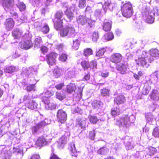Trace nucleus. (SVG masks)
Segmentation results:
<instances>
[{
  "instance_id": "35",
  "label": "nucleus",
  "mask_w": 159,
  "mask_h": 159,
  "mask_svg": "<svg viewBox=\"0 0 159 159\" xmlns=\"http://www.w3.org/2000/svg\"><path fill=\"white\" fill-rule=\"evenodd\" d=\"M62 70L59 68H57L54 69L53 71L54 76L55 78H58L61 75Z\"/></svg>"
},
{
  "instance_id": "36",
  "label": "nucleus",
  "mask_w": 159,
  "mask_h": 159,
  "mask_svg": "<svg viewBox=\"0 0 159 159\" xmlns=\"http://www.w3.org/2000/svg\"><path fill=\"white\" fill-rule=\"evenodd\" d=\"M56 105L52 102H49L48 104L45 105V108L48 110H53L56 108Z\"/></svg>"
},
{
  "instance_id": "21",
  "label": "nucleus",
  "mask_w": 159,
  "mask_h": 159,
  "mask_svg": "<svg viewBox=\"0 0 159 159\" xmlns=\"http://www.w3.org/2000/svg\"><path fill=\"white\" fill-rule=\"evenodd\" d=\"M151 84L149 82L147 81L144 84L143 88L142 89V93L143 94L146 95L151 89Z\"/></svg>"
},
{
  "instance_id": "16",
  "label": "nucleus",
  "mask_w": 159,
  "mask_h": 159,
  "mask_svg": "<svg viewBox=\"0 0 159 159\" xmlns=\"http://www.w3.org/2000/svg\"><path fill=\"white\" fill-rule=\"evenodd\" d=\"M147 122L150 124L153 125L156 123V118L151 113H148L146 115Z\"/></svg>"
},
{
  "instance_id": "57",
  "label": "nucleus",
  "mask_w": 159,
  "mask_h": 159,
  "mask_svg": "<svg viewBox=\"0 0 159 159\" xmlns=\"http://www.w3.org/2000/svg\"><path fill=\"white\" fill-rule=\"evenodd\" d=\"M42 23L40 22H35L34 24V25L35 27L36 28L39 29L41 28V27L42 26Z\"/></svg>"
},
{
  "instance_id": "23",
  "label": "nucleus",
  "mask_w": 159,
  "mask_h": 159,
  "mask_svg": "<svg viewBox=\"0 0 159 159\" xmlns=\"http://www.w3.org/2000/svg\"><path fill=\"white\" fill-rule=\"evenodd\" d=\"M76 124L77 126L81 128L84 129L86 126V121L83 119L78 118L76 120Z\"/></svg>"
},
{
  "instance_id": "5",
  "label": "nucleus",
  "mask_w": 159,
  "mask_h": 159,
  "mask_svg": "<svg viewBox=\"0 0 159 159\" xmlns=\"http://www.w3.org/2000/svg\"><path fill=\"white\" fill-rule=\"evenodd\" d=\"M123 16L126 18H129L132 15L133 9L132 4L128 2L124 4L121 8Z\"/></svg>"
},
{
  "instance_id": "58",
  "label": "nucleus",
  "mask_w": 159,
  "mask_h": 159,
  "mask_svg": "<svg viewBox=\"0 0 159 159\" xmlns=\"http://www.w3.org/2000/svg\"><path fill=\"white\" fill-rule=\"evenodd\" d=\"M42 100L43 102L45 105L48 104L50 102L49 98L48 97H43L42 98Z\"/></svg>"
},
{
  "instance_id": "15",
  "label": "nucleus",
  "mask_w": 159,
  "mask_h": 159,
  "mask_svg": "<svg viewBox=\"0 0 159 159\" xmlns=\"http://www.w3.org/2000/svg\"><path fill=\"white\" fill-rule=\"evenodd\" d=\"M19 46L21 48L28 49L33 46V43L31 40H28L20 43Z\"/></svg>"
},
{
  "instance_id": "20",
  "label": "nucleus",
  "mask_w": 159,
  "mask_h": 159,
  "mask_svg": "<svg viewBox=\"0 0 159 159\" xmlns=\"http://www.w3.org/2000/svg\"><path fill=\"white\" fill-rule=\"evenodd\" d=\"M113 4L111 3L110 0H107L105 2L104 5H102V8L105 13L107 9L109 8L110 10L113 9Z\"/></svg>"
},
{
  "instance_id": "51",
  "label": "nucleus",
  "mask_w": 159,
  "mask_h": 159,
  "mask_svg": "<svg viewBox=\"0 0 159 159\" xmlns=\"http://www.w3.org/2000/svg\"><path fill=\"white\" fill-rule=\"evenodd\" d=\"M56 96L57 99L60 100H62L65 98V96L59 92H56Z\"/></svg>"
},
{
  "instance_id": "64",
  "label": "nucleus",
  "mask_w": 159,
  "mask_h": 159,
  "mask_svg": "<svg viewBox=\"0 0 159 159\" xmlns=\"http://www.w3.org/2000/svg\"><path fill=\"white\" fill-rule=\"evenodd\" d=\"M109 72L107 71H103L101 73V75L102 77H106L109 75Z\"/></svg>"
},
{
  "instance_id": "62",
  "label": "nucleus",
  "mask_w": 159,
  "mask_h": 159,
  "mask_svg": "<svg viewBox=\"0 0 159 159\" xmlns=\"http://www.w3.org/2000/svg\"><path fill=\"white\" fill-rule=\"evenodd\" d=\"M64 86V84L63 83H61L55 86L56 89L58 90L61 89L62 87Z\"/></svg>"
},
{
  "instance_id": "46",
  "label": "nucleus",
  "mask_w": 159,
  "mask_h": 159,
  "mask_svg": "<svg viewBox=\"0 0 159 159\" xmlns=\"http://www.w3.org/2000/svg\"><path fill=\"white\" fill-rule=\"evenodd\" d=\"M17 6L21 11H24L25 9V5L23 2H19L17 4Z\"/></svg>"
},
{
  "instance_id": "41",
  "label": "nucleus",
  "mask_w": 159,
  "mask_h": 159,
  "mask_svg": "<svg viewBox=\"0 0 159 159\" xmlns=\"http://www.w3.org/2000/svg\"><path fill=\"white\" fill-rule=\"evenodd\" d=\"M104 39L107 41L111 40L114 38V36L112 33H109L104 36Z\"/></svg>"
},
{
  "instance_id": "31",
  "label": "nucleus",
  "mask_w": 159,
  "mask_h": 159,
  "mask_svg": "<svg viewBox=\"0 0 159 159\" xmlns=\"http://www.w3.org/2000/svg\"><path fill=\"white\" fill-rule=\"evenodd\" d=\"M150 96L151 98L154 101H157L159 99V95L158 94L157 91L156 90H153Z\"/></svg>"
},
{
  "instance_id": "8",
  "label": "nucleus",
  "mask_w": 159,
  "mask_h": 159,
  "mask_svg": "<svg viewBox=\"0 0 159 159\" xmlns=\"http://www.w3.org/2000/svg\"><path fill=\"white\" fill-rule=\"evenodd\" d=\"M67 114L66 112L62 109L59 110L57 112V117L59 122L64 123L67 120Z\"/></svg>"
},
{
  "instance_id": "53",
  "label": "nucleus",
  "mask_w": 159,
  "mask_h": 159,
  "mask_svg": "<svg viewBox=\"0 0 159 159\" xmlns=\"http://www.w3.org/2000/svg\"><path fill=\"white\" fill-rule=\"evenodd\" d=\"M86 1L85 0H81L79 2V7L82 8H84L86 6Z\"/></svg>"
},
{
  "instance_id": "19",
  "label": "nucleus",
  "mask_w": 159,
  "mask_h": 159,
  "mask_svg": "<svg viewBox=\"0 0 159 159\" xmlns=\"http://www.w3.org/2000/svg\"><path fill=\"white\" fill-rule=\"evenodd\" d=\"M112 22L111 20H105L103 25L102 29L105 31H110L111 29Z\"/></svg>"
},
{
  "instance_id": "17",
  "label": "nucleus",
  "mask_w": 159,
  "mask_h": 159,
  "mask_svg": "<svg viewBox=\"0 0 159 159\" xmlns=\"http://www.w3.org/2000/svg\"><path fill=\"white\" fill-rule=\"evenodd\" d=\"M37 104L33 99H30V101L25 103L26 106L29 109L33 110L37 108Z\"/></svg>"
},
{
  "instance_id": "7",
  "label": "nucleus",
  "mask_w": 159,
  "mask_h": 159,
  "mask_svg": "<svg viewBox=\"0 0 159 159\" xmlns=\"http://www.w3.org/2000/svg\"><path fill=\"white\" fill-rule=\"evenodd\" d=\"M63 15V13L61 11H57L55 14L56 17L57 19L55 22H54V27L57 30H59L62 26V22L60 19Z\"/></svg>"
},
{
  "instance_id": "42",
  "label": "nucleus",
  "mask_w": 159,
  "mask_h": 159,
  "mask_svg": "<svg viewBox=\"0 0 159 159\" xmlns=\"http://www.w3.org/2000/svg\"><path fill=\"white\" fill-rule=\"evenodd\" d=\"M111 113L113 116L119 115L120 113V110L118 108H114L112 109Z\"/></svg>"
},
{
  "instance_id": "49",
  "label": "nucleus",
  "mask_w": 159,
  "mask_h": 159,
  "mask_svg": "<svg viewBox=\"0 0 159 159\" xmlns=\"http://www.w3.org/2000/svg\"><path fill=\"white\" fill-rule=\"evenodd\" d=\"M24 87L25 89L28 91H31L32 90L35 91V86L34 84L28 85H27L26 87L25 86Z\"/></svg>"
},
{
  "instance_id": "11",
  "label": "nucleus",
  "mask_w": 159,
  "mask_h": 159,
  "mask_svg": "<svg viewBox=\"0 0 159 159\" xmlns=\"http://www.w3.org/2000/svg\"><path fill=\"white\" fill-rule=\"evenodd\" d=\"M81 42L80 38L77 35L72 38V48L76 50L79 48Z\"/></svg>"
},
{
  "instance_id": "4",
  "label": "nucleus",
  "mask_w": 159,
  "mask_h": 159,
  "mask_svg": "<svg viewBox=\"0 0 159 159\" xmlns=\"http://www.w3.org/2000/svg\"><path fill=\"white\" fill-rule=\"evenodd\" d=\"M61 34L63 36H68L73 38L77 35L75 34V29L74 27L70 25L63 28L61 32Z\"/></svg>"
},
{
  "instance_id": "60",
  "label": "nucleus",
  "mask_w": 159,
  "mask_h": 159,
  "mask_svg": "<svg viewBox=\"0 0 159 159\" xmlns=\"http://www.w3.org/2000/svg\"><path fill=\"white\" fill-rule=\"evenodd\" d=\"M40 50L42 53L45 54V53L47 52L48 51V48L45 46H42Z\"/></svg>"
},
{
  "instance_id": "63",
  "label": "nucleus",
  "mask_w": 159,
  "mask_h": 159,
  "mask_svg": "<svg viewBox=\"0 0 159 159\" xmlns=\"http://www.w3.org/2000/svg\"><path fill=\"white\" fill-rule=\"evenodd\" d=\"M90 67L92 68H94L96 67L97 66V62L95 61H92L89 64Z\"/></svg>"
},
{
  "instance_id": "32",
  "label": "nucleus",
  "mask_w": 159,
  "mask_h": 159,
  "mask_svg": "<svg viewBox=\"0 0 159 159\" xmlns=\"http://www.w3.org/2000/svg\"><path fill=\"white\" fill-rule=\"evenodd\" d=\"M92 106L96 108H101L103 105V103L100 101H95L92 103Z\"/></svg>"
},
{
  "instance_id": "56",
  "label": "nucleus",
  "mask_w": 159,
  "mask_h": 159,
  "mask_svg": "<svg viewBox=\"0 0 159 159\" xmlns=\"http://www.w3.org/2000/svg\"><path fill=\"white\" fill-rule=\"evenodd\" d=\"M95 135V131L94 130L92 131L89 132V138L91 140H93L94 138Z\"/></svg>"
},
{
  "instance_id": "2",
  "label": "nucleus",
  "mask_w": 159,
  "mask_h": 159,
  "mask_svg": "<svg viewBox=\"0 0 159 159\" xmlns=\"http://www.w3.org/2000/svg\"><path fill=\"white\" fill-rule=\"evenodd\" d=\"M135 119L134 116L132 115L129 116L128 115L123 116L117 120L116 125H118L120 128H122L125 130L130 127L131 123L134 122Z\"/></svg>"
},
{
  "instance_id": "29",
  "label": "nucleus",
  "mask_w": 159,
  "mask_h": 159,
  "mask_svg": "<svg viewBox=\"0 0 159 159\" xmlns=\"http://www.w3.org/2000/svg\"><path fill=\"white\" fill-rule=\"evenodd\" d=\"M18 70V68L14 66H10L5 68L4 71L6 73H11L16 71Z\"/></svg>"
},
{
  "instance_id": "47",
  "label": "nucleus",
  "mask_w": 159,
  "mask_h": 159,
  "mask_svg": "<svg viewBox=\"0 0 159 159\" xmlns=\"http://www.w3.org/2000/svg\"><path fill=\"white\" fill-rule=\"evenodd\" d=\"M152 135L155 137L157 138L159 137V128L158 127L155 128L152 133Z\"/></svg>"
},
{
  "instance_id": "55",
  "label": "nucleus",
  "mask_w": 159,
  "mask_h": 159,
  "mask_svg": "<svg viewBox=\"0 0 159 159\" xmlns=\"http://www.w3.org/2000/svg\"><path fill=\"white\" fill-rule=\"evenodd\" d=\"M157 107L156 104L154 103H152L149 107V109L150 111H154Z\"/></svg>"
},
{
  "instance_id": "48",
  "label": "nucleus",
  "mask_w": 159,
  "mask_h": 159,
  "mask_svg": "<svg viewBox=\"0 0 159 159\" xmlns=\"http://www.w3.org/2000/svg\"><path fill=\"white\" fill-rule=\"evenodd\" d=\"M97 117L94 116H90L89 117V120L90 122L93 124H95L97 123L98 120Z\"/></svg>"
},
{
  "instance_id": "52",
  "label": "nucleus",
  "mask_w": 159,
  "mask_h": 159,
  "mask_svg": "<svg viewBox=\"0 0 159 159\" xmlns=\"http://www.w3.org/2000/svg\"><path fill=\"white\" fill-rule=\"evenodd\" d=\"M29 71H30L33 75H36L37 73V69L35 67H30L29 68Z\"/></svg>"
},
{
  "instance_id": "38",
  "label": "nucleus",
  "mask_w": 159,
  "mask_h": 159,
  "mask_svg": "<svg viewBox=\"0 0 159 159\" xmlns=\"http://www.w3.org/2000/svg\"><path fill=\"white\" fill-rule=\"evenodd\" d=\"M109 92L110 90L106 88H103L100 90L101 95L103 97L109 96Z\"/></svg>"
},
{
  "instance_id": "3",
  "label": "nucleus",
  "mask_w": 159,
  "mask_h": 159,
  "mask_svg": "<svg viewBox=\"0 0 159 159\" xmlns=\"http://www.w3.org/2000/svg\"><path fill=\"white\" fill-rule=\"evenodd\" d=\"M76 20L79 25H86L87 29L88 30L94 26V22L91 19L90 15L89 16H87L86 14L84 16H79L77 17Z\"/></svg>"
},
{
  "instance_id": "30",
  "label": "nucleus",
  "mask_w": 159,
  "mask_h": 159,
  "mask_svg": "<svg viewBox=\"0 0 159 159\" xmlns=\"http://www.w3.org/2000/svg\"><path fill=\"white\" fill-rule=\"evenodd\" d=\"M76 87L75 84L70 83L67 86V92L69 93H71L72 92L75 91Z\"/></svg>"
},
{
  "instance_id": "28",
  "label": "nucleus",
  "mask_w": 159,
  "mask_h": 159,
  "mask_svg": "<svg viewBox=\"0 0 159 159\" xmlns=\"http://www.w3.org/2000/svg\"><path fill=\"white\" fill-rule=\"evenodd\" d=\"M34 48H39L42 44V40L41 37H37L35 39L34 41Z\"/></svg>"
},
{
  "instance_id": "26",
  "label": "nucleus",
  "mask_w": 159,
  "mask_h": 159,
  "mask_svg": "<svg viewBox=\"0 0 159 159\" xmlns=\"http://www.w3.org/2000/svg\"><path fill=\"white\" fill-rule=\"evenodd\" d=\"M149 56L153 58L154 57H157L159 56V50L157 49H151L149 51L148 53Z\"/></svg>"
},
{
  "instance_id": "50",
  "label": "nucleus",
  "mask_w": 159,
  "mask_h": 159,
  "mask_svg": "<svg viewBox=\"0 0 159 159\" xmlns=\"http://www.w3.org/2000/svg\"><path fill=\"white\" fill-rule=\"evenodd\" d=\"M106 51L105 48H102L100 49L97 53L96 56L98 57L102 56Z\"/></svg>"
},
{
  "instance_id": "25",
  "label": "nucleus",
  "mask_w": 159,
  "mask_h": 159,
  "mask_svg": "<svg viewBox=\"0 0 159 159\" xmlns=\"http://www.w3.org/2000/svg\"><path fill=\"white\" fill-rule=\"evenodd\" d=\"M74 8L71 7L69 9H67L65 12V14L70 21L72 20L73 17V13L72 12L74 11Z\"/></svg>"
},
{
  "instance_id": "59",
  "label": "nucleus",
  "mask_w": 159,
  "mask_h": 159,
  "mask_svg": "<svg viewBox=\"0 0 159 159\" xmlns=\"http://www.w3.org/2000/svg\"><path fill=\"white\" fill-rule=\"evenodd\" d=\"M150 155H151L154 154L156 152V149L155 148L153 147H151L149 149Z\"/></svg>"
},
{
  "instance_id": "34",
  "label": "nucleus",
  "mask_w": 159,
  "mask_h": 159,
  "mask_svg": "<svg viewBox=\"0 0 159 159\" xmlns=\"http://www.w3.org/2000/svg\"><path fill=\"white\" fill-rule=\"evenodd\" d=\"M70 149L71 155L73 156L76 157L78 155L74 144H71Z\"/></svg>"
},
{
  "instance_id": "13",
  "label": "nucleus",
  "mask_w": 159,
  "mask_h": 159,
  "mask_svg": "<svg viewBox=\"0 0 159 159\" xmlns=\"http://www.w3.org/2000/svg\"><path fill=\"white\" fill-rule=\"evenodd\" d=\"M122 58L121 54L119 53L112 54L110 57V61L113 63H117L120 62Z\"/></svg>"
},
{
  "instance_id": "1",
  "label": "nucleus",
  "mask_w": 159,
  "mask_h": 159,
  "mask_svg": "<svg viewBox=\"0 0 159 159\" xmlns=\"http://www.w3.org/2000/svg\"><path fill=\"white\" fill-rule=\"evenodd\" d=\"M148 53L145 51L142 52L141 57L138 58L135 60L136 64L139 66L143 67L148 68L149 65V63L154 60V58L149 55Z\"/></svg>"
},
{
  "instance_id": "24",
  "label": "nucleus",
  "mask_w": 159,
  "mask_h": 159,
  "mask_svg": "<svg viewBox=\"0 0 159 159\" xmlns=\"http://www.w3.org/2000/svg\"><path fill=\"white\" fill-rule=\"evenodd\" d=\"M47 143V141L43 137H40L39 138L35 143L37 146L40 147L46 145Z\"/></svg>"
},
{
  "instance_id": "10",
  "label": "nucleus",
  "mask_w": 159,
  "mask_h": 159,
  "mask_svg": "<svg viewBox=\"0 0 159 159\" xmlns=\"http://www.w3.org/2000/svg\"><path fill=\"white\" fill-rule=\"evenodd\" d=\"M128 68V65L126 62L120 63L117 65L116 68L121 74L125 73Z\"/></svg>"
},
{
  "instance_id": "39",
  "label": "nucleus",
  "mask_w": 159,
  "mask_h": 159,
  "mask_svg": "<svg viewBox=\"0 0 159 159\" xmlns=\"http://www.w3.org/2000/svg\"><path fill=\"white\" fill-rule=\"evenodd\" d=\"M91 37L93 41L94 42L97 41L99 38L98 31H94L92 33Z\"/></svg>"
},
{
  "instance_id": "14",
  "label": "nucleus",
  "mask_w": 159,
  "mask_h": 159,
  "mask_svg": "<svg viewBox=\"0 0 159 159\" xmlns=\"http://www.w3.org/2000/svg\"><path fill=\"white\" fill-rule=\"evenodd\" d=\"M14 21L12 19L8 18L7 19L4 23L6 30L7 31L11 30L14 27Z\"/></svg>"
},
{
  "instance_id": "45",
  "label": "nucleus",
  "mask_w": 159,
  "mask_h": 159,
  "mask_svg": "<svg viewBox=\"0 0 159 159\" xmlns=\"http://www.w3.org/2000/svg\"><path fill=\"white\" fill-rule=\"evenodd\" d=\"M131 142V140L129 139L127 142L125 143V146L127 149H131L134 148V145Z\"/></svg>"
},
{
  "instance_id": "9",
  "label": "nucleus",
  "mask_w": 159,
  "mask_h": 159,
  "mask_svg": "<svg viewBox=\"0 0 159 159\" xmlns=\"http://www.w3.org/2000/svg\"><path fill=\"white\" fill-rule=\"evenodd\" d=\"M57 57V54L54 52H52L47 55L46 57V60L48 64L49 65H53L56 62V59Z\"/></svg>"
},
{
  "instance_id": "54",
  "label": "nucleus",
  "mask_w": 159,
  "mask_h": 159,
  "mask_svg": "<svg viewBox=\"0 0 159 159\" xmlns=\"http://www.w3.org/2000/svg\"><path fill=\"white\" fill-rule=\"evenodd\" d=\"M67 58V56L65 54H62L59 57V60L62 61H65Z\"/></svg>"
},
{
  "instance_id": "40",
  "label": "nucleus",
  "mask_w": 159,
  "mask_h": 159,
  "mask_svg": "<svg viewBox=\"0 0 159 159\" xmlns=\"http://www.w3.org/2000/svg\"><path fill=\"white\" fill-rule=\"evenodd\" d=\"M40 29L41 31L44 34L48 33L49 30V27L48 25L46 24H45Z\"/></svg>"
},
{
  "instance_id": "6",
  "label": "nucleus",
  "mask_w": 159,
  "mask_h": 159,
  "mask_svg": "<svg viewBox=\"0 0 159 159\" xmlns=\"http://www.w3.org/2000/svg\"><path fill=\"white\" fill-rule=\"evenodd\" d=\"M145 10H144L143 14L144 15L145 20L148 23H152L154 22V13L152 11H150L147 7H145Z\"/></svg>"
},
{
  "instance_id": "27",
  "label": "nucleus",
  "mask_w": 159,
  "mask_h": 159,
  "mask_svg": "<svg viewBox=\"0 0 159 159\" xmlns=\"http://www.w3.org/2000/svg\"><path fill=\"white\" fill-rule=\"evenodd\" d=\"M22 31L18 29H15L12 32V34L15 39H18L20 37L22 34Z\"/></svg>"
},
{
  "instance_id": "43",
  "label": "nucleus",
  "mask_w": 159,
  "mask_h": 159,
  "mask_svg": "<svg viewBox=\"0 0 159 159\" xmlns=\"http://www.w3.org/2000/svg\"><path fill=\"white\" fill-rule=\"evenodd\" d=\"M81 65L84 69L86 70L90 67V65L88 61H83L81 62Z\"/></svg>"
},
{
  "instance_id": "22",
  "label": "nucleus",
  "mask_w": 159,
  "mask_h": 159,
  "mask_svg": "<svg viewBox=\"0 0 159 159\" xmlns=\"http://www.w3.org/2000/svg\"><path fill=\"white\" fill-rule=\"evenodd\" d=\"M48 124L46 123L45 121H42L39 123L35 126H34L32 128V131L33 133H35L37 132V130L39 129L42 128L46 125Z\"/></svg>"
},
{
  "instance_id": "61",
  "label": "nucleus",
  "mask_w": 159,
  "mask_h": 159,
  "mask_svg": "<svg viewBox=\"0 0 159 159\" xmlns=\"http://www.w3.org/2000/svg\"><path fill=\"white\" fill-rule=\"evenodd\" d=\"M102 15L101 9H97L95 12V15L97 16H99Z\"/></svg>"
},
{
  "instance_id": "18",
  "label": "nucleus",
  "mask_w": 159,
  "mask_h": 159,
  "mask_svg": "<svg viewBox=\"0 0 159 159\" xmlns=\"http://www.w3.org/2000/svg\"><path fill=\"white\" fill-rule=\"evenodd\" d=\"M125 99L124 96L122 95H118L114 98V103L117 105L122 104L124 103Z\"/></svg>"
},
{
  "instance_id": "33",
  "label": "nucleus",
  "mask_w": 159,
  "mask_h": 159,
  "mask_svg": "<svg viewBox=\"0 0 159 159\" xmlns=\"http://www.w3.org/2000/svg\"><path fill=\"white\" fill-rule=\"evenodd\" d=\"M67 142V137L65 135L59 139L58 143L60 145L61 147L62 148L64 144L66 143Z\"/></svg>"
},
{
  "instance_id": "37",
  "label": "nucleus",
  "mask_w": 159,
  "mask_h": 159,
  "mask_svg": "<svg viewBox=\"0 0 159 159\" xmlns=\"http://www.w3.org/2000/svg\"><path fill=\"white\" fill-rule=\"evenodd\" d=\"M108 149L106 147H103L100 148L98 151V154L100 155H105L108 152Z\"/></svg>"
},
{
  "instance_id": "12",
  "label": "nucleus",
  "mask_w": 159,
  "mask_h": 159,
  "mask_svg": "<svg viewBox=\"0 0 159 159\" xmlns=\"http://www.w3.org/2000/svg\"><path fill=\"white\" fill-rule=\"evenodd\" d=\"M14 1V0H2V6L6 11H8L12 7Z\"/></svg>"
},
{
  "instance_id": "44",
  "label": "nucleus",
  "mask_w": 159,
  "mask_h": 159,
  "mask_svg": "<svg viewBox=\"0 0 159 159\" xmlns=\"http://www.w3.org/2000/svg\"><path fill=\"white\" fill-rule=\"evenodd\" d=\"M93 54V51L90 48H87L84 50V54L85 56H88Z\"/></svg>"
}]
</instances>
